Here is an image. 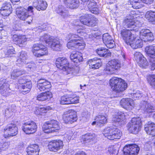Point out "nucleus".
Returning <instances> with one entry per match:
<instances>
[{
    "label": "nucleus",
    "mask_w": 155,
    "mask_h": 155,
    "mask_svg": "<svg viewBox=\"0 0 155 155\" xmlns=\"http://www.w3.org/2000/svg\"><path fill=\"white\" fill-rule=\"evenodd\" d=\"M66 40H70L67 44V47L69 49L79 48L80 49H82L85 45L83 38L78 35L70 33L66 37Z\"/></svg>",
    "instance_id": "1"
},
{
    "label": "nucleus",
    "mask_w": 155,
    "mask_h": 155,
    "mask_svg": "<svg viewBox=\"0 0 155 155\" xmlns=\"http://www.w3.org/2000/svg\"><path fill=\"white\" fill-rule=\"evenodd\" d=\"M109 84L112 90L117 93L123 91L127 87V84L124 80L116 77L110 79Z\"/></svg>",
    "instance_id": "2"
},
{
    "label": "nucleus",
    "mask_w": 155,
    "mask_h": 155,
    "mask_svg": "<svg viewBox=\"0 0 155 155\" xmlns=\"http://www.w3.org/2000/svg\"><path fill=\"white\" fill-rule=\"evenodd\" d=\"M40 40L48 44L49 46L54 50L59 51L61 50L62 45L60 40L58 38H54L52 36L46 34L41 37Z\"/></svg>",
    "instance_id": "3"
},
{
    "label": "nucleus",
    "mask_w": 155,
    "mask_h": 155,
    "mask_svg": "<svg viewBox=\"0 0 155 155\" xmlns=\"http://www.w3.org/2000/svg\"><path fill=\"white\" fill-rule=\"evenodd\" d=\"M123 24L124 27L130 28V30L135 31L138 30L140 25L139 21L131 16H127L124 20Z\"/></svg>",
    "instance_id": "4"
},
{
    "label": "nucleus",
    "mask_w": 155,
    "mask_h": 155,
    "mask_svg": "<svg viewBox=\"0 0 155 155\" xmlns=\"http://www.w3.org/2000/svg\"><path fill=\"white\" fill-rule=\"evenodd\" d=\"M104 136L110 140L119 139L122 135L120 130L116 128L108 127L103 131Z\"/></svg>",
    "instance_id": "5"
},
{
    "label": "nucleus",
    "mask_w": 155,
    "mask_h": 155,
    "mask_svg": "<svg viewBox=\"0 0 155 155\" xmlns=\"http://www.w3.org/2000/svg\"><path fill=\"white\" fill-rule=\"evenodd\" d=\"M42 128L45 133H50L56 132L60 127L59 122L56 120H52L45 123Z\"/></svg>",
    "instance_id": "6"
},
{
    "label": "nucleus",
    "mask_w": 155,
    "mask_h": 155,
    "mask_svg": "<svg viewBox=\"0 0 155 155\" xmlns=\"http://www.w3.org/2000/svg\"><path fill=\"white\" fill-rule=\"evenodd\" d=\"M141 120L139 117H134L127 125V127L130 131L134 134L137 133L141 127Z\"/></svg>",
    "instance_id": "7"
},
{
    "label": "nucleus",
    "mask_w": 155,
    "mask_h": 155,
    "mask_svg": "<svg viewBox=\"0 0 155 155\" xmlns=\"http://www.w3.org/2000/svg\"><path fill=\"white\" fill-rule=\"evenodd\" d=\"M2 132L5 138H9L15 136L17 134L18 128L15 124H9L4 128Z\"/></svg>",
    "instance_id": "8"
},
{
    "label": "nucleus",
    "mask_w": 155,
    "mask_h": 155,
    "mask_svg": "<svg viewBox=\"0 0 155 155\" xmlns=\"http://www.w3.org/2000/svg\"><path fill=\"white\" fill-rule=\"evenodd\" d=\"M121 67L120 61L117 59H114L108 62L105 69V72L108 74H112L115 71L119 69Z\"/></svg>",
    "instance_id": "9"
},
{
    "label": "nucleus",
    "mask_w": 155,
    "mask_h": 155,
    "mask_svg": "<svg viewBox=\"0 0 155 155\" xmlns=\"http://www.w3.org/2000/svg\"><path fill=\"white\" fill-rule=\"evenodd\" d=\"M32 51L34 55L37 57H41L48 54L47 48L44 45L38 43L33 45Z\"/></svg>",
    "instance_id": "10"
},
{
    "label": "nucleus",
    "mask_w": 155,
    "mask_h": 155,
    "mask_svg": "<svg viewBox=\"0 0 155 155\" xmlns=\"http://www.w3.org/2000/svg\"><path fill=\"white\" fill-rule=\"evenodd\" d=\"M62 117L63 120L67 124H72L77 120L76 112L72 110L64 112Z\"/></svg>",
    "instance_id": "11"
},
{
    "label": "nucleus",
    "mask_w": 155,
    "mask_h": 155,
    "mask_svg": "<svg viewBox=\"0 0 155 155\" xmlns=\"http://www.w3.org/2000/svg\"><path fill=\"white\" fill-rule=\"evenodd\" d=\"M120 34L121 38L126 44L136 38V35L133 33V31L126 28L121 30Z\"/></svg>",
    "instance_id": "12"
},
{
    "label": "nucleus",
    "mask_w": 155,
    "mask_h": 155,
    "mask_svg": "<svg viewBox=\"0 0 155 155\" xmlns=\"http://www.w3.org/2000/svg\"><path fill=\"white\" fill-rule=\"evenodd\" d=\"M37 126L33 121H28L25 123L22 127L23 131L27 134H32L35 132L37 130Z\"/></svg>",
    "instance_id": "13"
},
{
    "label": "nucleus",
    "mask_w": 155,
    "mask_h": 155,
    "mask_svg": "<svg viewBox=\"0 0 155 155\" xmlns=\"http://www.w3.org/2000/svg\"><path fill=\"white\" fill-rule=\"evenodd\" d=\"M140 150L138 146L135 144L126 145L123 149V152L125 155H137Z\"/></svg>",
    "instance_id": "14"
},
{
    "label": "nucleus",
    "mask_w": 155,
    "mask_h": 155,
    "mask_svg": "<svg viewBox=\"0 0 155 155\" xmlns=\"http://www.w3.org/2000/svg\"><path fill=\"white\" fill-rule=\"evenodd\" d=\"M16 13L17 16L20 19L25 20L28 19L27 22L30 24L33 20L32 17L27 13V9L24 8L18 9L16 11Z\"/></svg>",
    "instance_id": "15"
},
{
    "label": "nucleus",
    "mask_w": 155,
    "mask_h": 155,
    "mask_svg": "<svg viewBox=\"0 0 155 155\" xmlns=\"http://www.w3.org/2000/svg\"><path fill=\"white\" fill-rule=\"evenodd\" d=\"M56 64L57 67L64 71L68 72L70 70L69 63L67 59L65 57H59L56 61Z\"/></svg>",
    "instance_id": "16"
},
{
    "label": "nucleus",
    "mask_w": 155,
    "mask_h": 155,
    "mask_svg": "<svg viewBox=\"0 0 155 155\" xmlns=\"http://www.w3.org/2000/svg\"><path fill=\"white\" fill-rule=\"evenodd\" d=\"M140 34V38L144 42H151L154 40L153 33L149 29H142Z\"/></svg>",
    "instance_id": "17"
},
{
    "label": "nucleus",
    "mask_w": 155,
    "mask_h": 155,
    "mask_svg": "<svg viewBox=\"0 0 155 155\" xmlns=\"http://www.w3.org/2000/svg\"><path fill=\"white\" fill-rule=\"evenodd\" d=\"M63 143L61 140H54L50 141L48 144V148L51 151L56 152L61 149L63 146Z\"/></svg>",
    "instance_id": "18"
},
{
    "label": "nucleus",
    "mask_w": 155,
    "mask_h": 155,
    "mask_svg": "<svg viewBox=\"0 0 155 155\" xmlns=\"http://www.w3.org/2000/svg\"><path fill=\"white\" fill-rule=\"evenodd\" d=\"M8 82L5 79H1L0 80V93L3 96H7L10 89Z\"/></svg>",
    "instance_id": "19"
},
{
    "label": "nucleus",
    "mask_w": 155,
    "mask_h": 155,
    "mask_svg": "<svg viewBox=\"0 0 155 155\" xmlns=\"http://www.w3.org/2000/svg\"><path fill=\"white\" fill-rule=\"evenodd\" d=\"M37 87L41 91H48L51 87V85L50 82L45 79L41 78L37 81Z\"/></svg>",
    "instance_id": "20"
},
{
    "label": "nucleus",
    "mask_w": 155,
    "mask_h": 155,
    "mask_svg": "<svg viewBox=\"0 0 155 155\" xmlns=\"http://www.w3.org/2000/svg\"><path fill=\"white\" fill-rule=\"evenodd\" d=\"M120 104L122 107L128 110H132L134 107V101L130 98H123L120 101Z\"/></svg>",
    "instance_id": "21"
},
{
    "label": "nucleus",
    "mask_w": 155,
    "mask_h": 155,
    "mask_svg": "<svg viewBox=\"0 0 155 155\" xmlns=\"http://www.w3.org/2000/svg\"><path fill=\"white\" fill-rule=\"evenodd\" d=\"M142 104L143 105L142 107L144 106V110L145 113H148L150 117L155 119V112L153 111L155 109V107L146 101H143Z\"/></svg>",
    "instance_id": "22"
},
{
    "label": "nucleus",
    "mask_w": 155,
    "mask_h": 155,
    "mask_svg": "<svg viewBox=\"0 0 155 155\" xmlns=\"http://www.w3.org/2000/svg\"><path fill=\"white\" fill-rule=\"evenodd\" d=\"M102 39L104 43L107 48H111L115 46V44L112 38L108 34H104Z\"/></svg>",
    "instance_id": "23"
},
{
    "label": "nucleus",
    "mask_w": 155,
    "mask_h": 155,
    "mask_svg": "<svg viewBox=\"0 0 155 155\" xmlns=\"http://www.w3.org/2000/svg\"><path fill=\"white\" fill-rule=\"evenodd\" d=\"M33 5L39 11L45 10L48 6L47 2L42 0H34Z\"/></svg>",
    "instance_id": "24"
},
{
    "label": "nucleus",
    "mask_w": 155,
    "mask_h": 155,
    "mask_svg": "<svg viewBox=\"0 0 155 155\" xmlns=\"http://www.w3.org/2000/svg\"><path fill=\"white\" fill-rule=\"evenodd\" d=\"M96 137L94 133H87L82 135L80 139L81 142L86 145L93 141Z\"/></svg>",
    "instance_id": "25"
},
{
    "label": "nucleus",
    "mask_w": 155,
    "mask_h": 155,
    "mask_svg": "<svg viewBox=\"0 0 155 155\" xmlns=\"http://www.w3.org/2000/svg\"><path fill=\"white\" fill-rule=\"evenodd\" d=\"M145 130L147 134L152 136L155 135V124L148 122L144 125Z\"/></svg>",
    "instance_id": "26"
},
{
    "label": "nucleus",
    "mask_w": 155,
    "mask_h": 155,
    "mask_svg": "<svg viewBox=\"0 0 155 155\" xmlns=\"http://www.w3.org/2000/svg\"><path fill=\"white\" fill-rule=\"evenodd\" d=\"M143 41L141 39L137 38L136 36V38L132 40L129 43L127 44L129 45L131 48L134 49L138 48H142L143 46Z\"/></svg>",
    "instance_id": "27"
},
{
    "label": "nucleus",
    "mask_w": 155,
    "mask_h": 155,
    "mask_svg": "<svg viewBox=\"0 0 155 155\" xmlns=\"http://www.w3.org/2000/svg\"><path fill=\"white\" fill-rule=\"evenodd\" d=\"M27 152L28 155H38V146L35 144H30L27 147Z\"/></svg>",
    "instance_id": "28"
},
{
    "label": "nucleus",
    "mask_w": 155,
    "mask_h": 155,
    "mask_svg": "<svg viewBox=\"0 0 155 155\" xmlns=\"http://www.w3.org/2000/svg\"><path fill=\"white\" fill-rule=\"evenodd\" d=\"M70 57L71 60L74 62L78 63L83 60L82 54L78 51L72 52Z\"/></svg>",
    "instance_id": "29"
},
{
    "label": "nucleus",
    "mask_w": 155,
    "mask_h": 155,
    "mask_svg": "<svg viewBox=\"0 0 155 155\" xmlns=\"http://www.w3.org/2000/svg\"><path fill=\"white\" fill-rule=\"evenodd\" d=\"M95 121H93L92 125H94L96 124L97 125L100 126L101 125L105 124L107 121V119L105 116L99 115L96 117L94 119Z\"/></svg>",
    "instance_id": "30"
},
{
    "label": "nucleus",
    "mask_w": 155,
    "mask_h": 155,
    "mask_svg": "<svg viewBox=\"0 0 155 155\" xmlns=\"http://www.w3.org/2000/svg\"><path fill=\"white\" fill-rule=\"evenodd\" d=\"M52 97L51 92L48 91L39 94L37 96V100L39 101H43L50 99Z\"/></svg>",
    "instance_id": "31"
},
{
    "label": "nucleus",
    "mask_w": 155,
    "mask_h": 155,
    "mask_svg": "<svg viewBox=\"0 0 155 155\" xmlns=\"http://www.w3.org/2000/svg\"><path fill=\"white\" fill-rule=\"evenodd\" d=\"M27 58V55L25 51H21L19 53V55L18 58L17 60V64H21L22 65H24L25 64L26 61L25 60Z\"/></svg>",
    "instance_id": "32"
},
{
    "label": "nucleus",
    "mask_w": 155,
    "mask_h": 155,
    "mask_svg": "<svg viewBox=\"0 0 155 155\" xmlns=\"http://www.w3.org/2000/svg\"><path fill=\"white\" fill-rule=\"evenodd\" d=\"M126 114L120 112L117 115H113L112 120L115 123L120 122L124 121L127 118Z\"/></svg>",
    "instance_id": "33"
},
{
    "label": "nucleus",
    "mask_w": 155,
    "mask_h": 155,
    "mask_svg": "<svg viewBox=\"0 0 155 155\" xmlns=\"http://www.w3.org/2000/svg\"><path fill=\"white\" fill-rule=\"evenodd\" d=\"M145 17L150 22L155 24V11L153 10L147 11L145 14Z\"/></svg>",
    "instance_id": "34"
},
{
    "label": "nucleus",
    "mask_w": 155,
    "mask_h": 155,
    "mask_svg": "<svg viewBox=\"0 0 155 155\" xmlns=\"http://www.w3.org/2000/svg\"><path fill=\"white\" fill-rule=\"evenodd\" d=\"M89 19L87 20V21L84 22L85 25L93 27L95 26L97 24L98 20L94 16L91 14L89 15Z\"/></svg>",
    "instance_id": "35"
},
{
    "label": "nucleus",
    "mask_w": 155,
    "mask_h": 155,
    "mask_svg": "<svg viewBox=\"0 0 155 155\" xmlns=\"http://www.w3.org/2000/svg\"><path fill=\"white\" fill-rule=\"evenodd\" d=\"M97 52L100 56L104 57H107L110 56L111 53L110 51L104 48H100L97 50Z\"/></svg>",
    "instance_id": "36"
},
{
    "label": "nucleus",
    "mask_w": 155,
    "mask_h": 155,
    "mask_svg": "<svg viewBox=\"0 0 155 155\" xmlns=\"http://www.w3.org/2000/svg\"><path fill=\"white\" fill-rule=\"evenodd\" d=\"M128 4L131 5L135 9H138L143 6L142 0H130Z\"/></svg>",
    "instance_id": "37"
},
{
    "label": "nucleus",
    "mask_w": 155,
    "mask_h": 155,
    "mask_svg": "<svg viewBox=\"0 0 155 155\" xmlns=\"http://www.w3.org/2000/svg\"><path fill=\"white\" fill-rule=\"evenodd\" d=\"M32 86V84L31 81H28L26 84L19 85V88L20 89L22 90V91L24 92H27L28 93L30 91Z\"/></svg>",
    "instance_id": "38"
},
{
    "label": "nucleus",
    "mask_w": 155,
    "mask_h": 155,
    "mask_svg": "<svg viewBox=\"0 0 155 155\" xmlns=\"http://www.w3.org/2000/svg\"><path fill=\"white\" fill-rule=\"evenodd\" d=\"M26 72L24 71L20 70L18 69H15L13 70L11 74V78L13 79L23 74H25Z\"/></svg>",
    "instance_id": "39"
},
{
    "label": "nucleus",
    "mask_w": 155,
    "mask_h": 155,
    "mask_svg": "<svg viewBox=\"0 0 155 155\" xmlns=\"http://www.w3.org/2000/svg\"><path fill=\"white\" fill-rule=\"evenodd\" d=\"M56 12L61 15L63 17H65L67 15V11L65 10L64 6L59 5L55 10Z\"/></svg>",
    "instance_id": "40"
},
{
    "label": "nucleus",
    "mask_w": 155,
    "mask_h": 155,
    "mask_svg": "<svg viewBox=\"0 0 155 155\" xmlns=\"http://www.w3.org/2000/svg\"><path fill=\"white\" fill-rule=\"evenodd\" d=\"M145 51L146 53L153 58H155V46L151 45L146 47Z\"/></svg>",
    "instance_id": "41"
},
{
    "label": "nucleus",
    "mask_w": 155,
    "mask_h": 155,
    "mask_svg": "<svg viewBox=\"0 0 155 155\" xmlns=\"http://www.w3.org/2000/svg\"><path fill=\"white\" fill-rule=\"evenodd\" d=\"M15 107L14 105H12L9 108L6 109L5 110V116L9 118L13 115Z\"/></svg>",
    "instance_id": "42"
},
{
    "label": "nucleus",
    "mask_w": 155,
    "mask_h": 155,
    "mask_svg": "<svg viewBox=\"0 0 155 155\" xmlns=\"http://www.w3.org/2000/svg\"><path fill=\"white\" fill-rule=\"evenodd\" d=\"M148 83L153 88H155V74L149 75L147 76Z\"/></svg>",
    "instance_id": "43"
},
{
    "label": "nucleus",
    "mask_w": 155,
    "mask_h": 155,
    "mask_svg": "<svg viewBox=\"0 0 155 155\" xmlns=\"http://www.w3.org/2000/svg\"><path fill=\"white\" fill-rule=\"evenodd\" d=\"M51 109V108L49 106L46 107H39L36 110V113L39 115H42L46 113L48 111Z\"/></svg>",
    "instance_id": "44"
},
{
    "label": "nucleus",
    "mask_w": 155,
    "mask_h": 155,
    "mask_svg": "<svg viewBox=\"0 0 155 155\" xmlns=\"http://www.w3.org/2000/svg\"><path fill=\"white\" fill-rule=\"evenodd\" d=\"M70 95H64L61 97V104H70Z\"/></svg>",
    "instance_id": "45"
},
{
    "label": "nucleus",
    "mask_w": 155,
    "mask_h": 155,
    "mask_svg": "<svg viewBox=\"0 0 155 155\" xmlns=\"http://www.w3.org/2000/svg\"><path fill=\"white\" fill-rule=\"evenodd\" d=\"M99 62H101L100 59L97 58H95L93 59H89L88 61V64H89L90 68H92L93 66L95 65V64Z\"/></svg>",
    "instance_id": "46"
},
{
    "label": "nucleus",
    "mask_w": 155,
    "mask_h": 155,
    "mask_svg": "<svg viewBox=\"0 0 155 155\" xmlns=\"http://www.w3.org/2000/svg\"><path fill=\"white\" fill-rule=\"evenodd\" d=\"M144 57L140 52H136L134 54V60L138 63Z\"/></svg>",
    "instance_id": "47"
},
{
    "label": "nucleus",
    "mask_w": 155,
    "mask_h": 155,
    "mask_svg": "<svg viewBox=\"0 0 155 155\" xmlns=\"http://www.w3.org/2000/svg\"><path fill=\"white\" fill-rule=\"evenodd\" d=\"M76 132H74L73 133L71 130H70L66 132L65 134V137L68 140H71L72 139H73L76 137Z\"/></svg>",
    "instance_id": "48"
},
{
    "label": "nucleus",
    "mask_w": 155,
    "mask_h": 155,
    "mask_svg": "<svg viewBox=\"0 0 155 155\" xmlns=\"http://www.w3.org/2000/svg\"><path fill=\"white\" fill-rule=\"evenodd\" d=\"M137 63L140 67L142 68H146L148 65V62L145 57L142 59Z\"/></svg>",
    "instance_id": "49"
},
{
    "label": "nucleus",
    "mask_w": 155,
    "mask_h": 155,
    "mask_svg": "<svg viewBox=\"0 0 155 155\" xmlns=\"http://www.w3.org/2000/svg\"><path fill=\"white\" fill-rule=\"evenodd\" d=\"M5 51V54L6 57H9L10 54H14L15 53L14 49L12 46L8 47Z\"/></svg>",
    "instance_id": "50"
},
{
    "label": "nucleus",
    "mask_w": 155,
    "mask_h": 155,
    "mask_svg": "<svg viewBox=\"0 0 155 155\" xmlns=\"http://www.w3.org/2000/svg\"><path fill=\"white\" fill-rule=\"evenodd\" d=\"M130 95L133 98L136 99L140 98L142 96V93L139 91H134L133 93L130 94Z\"/></svg>",
    "instance_id": "51"
},
{
    "label": "nucleus",
    "mask_w": 155,
    "mask_h": 155,
    "mask_svg": "<svg viewBox=\"0 0 155 155\" xmlns=\"http://www.w3.org/2000/svg\"><path fill=\"white\" fill-rule=\"evenodd\" d=\"M154 0H142V3H144L147 5L149 8H154V5L153 4Z\"/></svg>",
    "instance_id": "52"
},
{
    "label": "nucleus",
    "mask_w": 155,
    "mask_h": 155,
    "mask_svg": "<svg viewBox=\"0 0 155 155\" xmlns=\"http://www.w3.org/2000/svg\"><path fill=\"white\" fill-rule=\"evenodd\" d=\"M89 15H91L90 14H85L81 16L80 17L79 20L80 22L83 24L85 25L84 22L87 21V20L89 18Z\"/></svg>",
    "instance_id": "53"
},
{
    "label": "nucleus",
    "mask_w": 155,
    "mask_h": 155,
    "mask_svg": "<svg viewBox=\"0 0 155 155\" xmlns=\"http://www.w3.org/2000/svg\"><path fill=\"white\" fill-rule=\"evenodd\" d=\"M10 144L9 141L0 142V148H1L2 150H5L8 148Z\"/></svg>",
    "instance_id": "54"
},
{
    "label": "nucleus",
    "mask_w": 155,
    "mask_h": 155,
    "mask_svg": "<svg viewBox=\"0 0 155 155\" xmlns=\"http://www.w3.org/2000/svg\"><path fill=\"white\" fill-rule=\"evenodd\" d=\"M12 11L10 10H7L1 8L0 10V13L4 16H8L12 12Z\"/></svg>",
    "instance_id": "55"
},
{
    "label": "nucleus",
    "mask_w": 155,
    "mask_h": 155,
    "mask_svg": "<svg viewBox=\"0 0 155 155\" xmlns=\"http://www.w3.org/2000/svg\"><path fill=\"white\" fill-rule=\"evenodd\" d=\"M70 104H75L79 103V97L77 96H71L70 95Z\"/></svg>",
    "instance_id": "56"
},
{
    "label": "nucleus",
    "mask_w": 155,
    "mask_h": 155,
    "mask_svg": "<svg viewBox=\"0 0 155 155\" xmlns=\"http://www.w3.org/2000/svg\"><path fill=\"white\" fill-rule=\"evenodd\" d=\"M108 151L110 155H117V152L116 150L114 149L113 146H111L108 147Z\"/></svg>",
    "instance_id": "57"
},
{
    "label": "nucleus",
    "mask_w": 155,
    "mask_h": 155,
    "mask_svg": "<svg viewBox=\"0 0 155 155\" xmlns=\"http://www.w3.org/2000/svg\"><path fill=\"white\" fill-rule=\"evenodd\" d=\"M1 8L5 9H7V10H10L12 11V8L11 5L9 3L5 2L3 3L2 5Z\"/></svg>",
    "instance_id": "58"
},
{
    "label": "nucleus",
    "mask_w": 155,
    "mask_h": 155,
    "mask_svg": "<svg viewBox=\"0 0 155 155\" xmlns=\"http://www.w3.org/2000/svg\"><path fill=\"white\" fill-rule=\"evenodd\" d=\"M21 38L24 39L25 38H22V37H20V35H13V41L16 43L17 44L19 45V39Z\"/></svg>",
    "instance_id": "59"
},
{
    "label": "nucleus",
    "mask_w": 155,
    "mask_h": 155,
    "mask_svg": "<svg viewBox=\"0 0 155 155\" xmlns=\"http://www.w3.org/2000/svg\"><path fill=\"white\" fill-rule=\"evenodd\" d=\"M20 37H22L23 38H25L19 39V45L20 47H22V45H24L25 43L27 41V38L26 37L25 35H20Z\"/></svg>",
    "instance_id": "60"
},
{
    "label": "nucleus",
    "mask_w": 155,
    "mask_h": 155,
    "mask_svg": "<svg viewBox=\"0 0 155 155\" xmlns=\"http://www.w3.org/2000/svg\"><path fill=\"white\" fill-rule=\"evenodd\" d=\"M25 67L30 69H33L36 68V66L33 62H31L27 63Z\"/></svg>",
    "instance_id": "61"
},
{
    "label": "nucleus",
    "mask_w": 155,
    "mask_h": 155,
    "mask_svg": "<svg viewBox=\"0 0 155 155\" xmlns=\"http://www.w3.org/2000/svg\"><path fill=\"white\" fill-rule=\"evenodd\" d=\"M89 10L91 13L95 14H98L100 12V11L97 7H95L93 8H91Z\"/></svg>",
    "instance_id": "62"
},
{
    "label": "nucleus",
    "mask_w": 155,
    "mask_h": 155,
    "mask_svg": "<svg viewBox=\"0 0 155 155\" xmlns=\"http://www.w3.org/2000/svg\"><path fill=\"white\" fill-rule=\"evenodd\" d=\"M28 81H27L26 79L23 78H21L18 80V83L20 85L24 84H26Z\"/></svg>",
    "instance_id": "63"
},
{
    "label": "nucleus",
    "mask_w": 155,
    "mask_h": 155,
    "mask_svg": "<svg viewBox=\"0 0 155 155\" xmlns=\"http://www.w3.org/2000/svg\"><path fill=\"white\" fill-rule=\"evenodd\" d=\"M150 64L151 66V69L153 70L155 69V60L153 59H151L150 61Z\"/></svg>",
    "instance_id": "64"
}]
</instances>
